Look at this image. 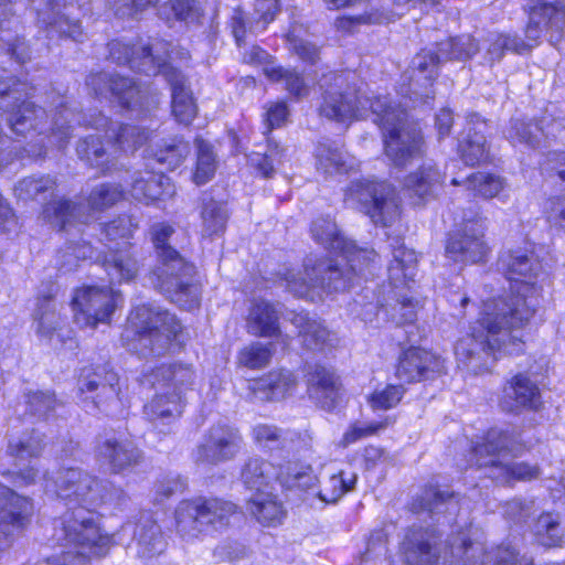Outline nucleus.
<instances>
[{
  "label": "nucleus",
  "instance_id": "1",
  "mask_svg": "<svg viewBox=\"0 0 565 565\" xmlns=\"http://www.w3.org/2000/svg\"><path fill=\"white\" fill-rule=\"evenodd\" d=\"M499 266L509 280L515 281L512 294L486 301L481 317L455 347L458 367L476 375L490 372L498 354L523 352L524 341L519 332L539 305L540 290L534 279L541 265L533 255L508 250L500 256Z\"/></svg>",
  "mask_w": 565,
  "mask_h": 565
},
{
  "label": "nucleus",
  "instance_id": "2",
  "mask_svg": "<svg viewBox=\"0 0 565 565\" xmlns=\"http://www.w3.org/2000/svg\"><path fill=\"white\" fill-rule=\"evenodd\" d=\"M75 507L66 511L55 529V539L82 556H104L110 536L103 533L95 509L106 501L105 488L96 477L78 467H62L45 475V488Z\"/></svg>",
  "mask_w": 565,
  "mask_h": 565
},
{
  "label": "nucleus",
  "instance_id": "3",
  "mask_svg": "<svg viewBox=\"0 0 565 565\" xmlns=\"http://www.w3.org/2000/svg\"><path fill=\"white\" fill-rule=\"evenodd\" d=\"M337 252L341 254V259L308 257L303 273L299 277L287 278L288 290L300 298L321 300L324 295L350 288L354 277L363 276L377 259L374 249L358 247L349 239L345 247Z\"/></svg>",
  "mask_w": 565,
  "mask_h": 565
},
{
  "label": "nucleus",
  "instance_id": "4",
  "mask_svg": "<svg viewBox=\"0 0 565 565\" xmlns=\"http://www.w3.org/2000/svg\"><path fill=\"white\" fill-rule=\"evenodd\" d=\"M174 233L172 226L159 223L151 227L158 264L150 274L151 284L167 298L185 310L200 305L201 289L193 264L185 260L168 241Z\"/></svg>",
  "mask_w": 565,
  "mask_h": 565
},
{
  "label": "nucleus",
  "instance_id": "5",
  "mask_svg": "<svg viewBox=\"0 0 565 565\" xmlns=\"http://www.w3.org/2000/svg\"><path fill=\"white\" fill-rule=\"evenodd\" d=\"M525 449L526 445L518 428H492L487 433L482 444L472 447L470 460L471 465L483 469L488 478L499 482H507L511 478L535 479L540 475L537 466L510 462L511 458L520 456Z\"/></svg>",
  "mask_w": 565,
  "mask_h": 565
},
{
  "label": "nucleus",
  "instance_id": "6",
  "mask_svg": "<svg viewBox=\"0 0 565 565\" xmlns=\"http://www.w3.org/2000/svg\"><path fill=\"white\" fill-rule=\"evenodd\" d=\"M373 121L383 130L385 156L397 168H405L425 154L420 129L408 122L401 105H393L386 96L371 104Z\"/></svg>",
  "mask_w": 565,
  "mask_h": 565
},
{
  "label": "nucleus",
  "instance_id": "7",
  "mask_svg": "<svg viewBox=\"0 0 565 565\" xmlns=\"http://www.w3.org/2000/svg\"><path fill=\"white\" fill-rule=\"evenodd\" d=\"M135 334L134 349L140 354L160 356L185 341L183 327L173 313L149 305L137 306L128 317Z\"/></svg>",
  "mask_w": 565,
  "mask_h": 565
},
{
  "label": "nucleus",
  "instance_id": "8",
  "mask_svg": "<svg viewBox=\"0 0 565 565\" xmlns=\"http://www.w3.org/2000/svg\"><path fill=\"white\" fill-rule=\"evenodd\" d=\"M238 518L237 507L217 498L181 501L174 511L175 533L184 542H194L209 529L222 531Z\"/></svg>",
  "mask_w": 565,
  "mask_h": 565
},
{
  "label": "nucleus",
  "instance_id": "9",
  "mask_svg": "<svg viewBox=\"0 0 565 565\" xmlns=\"http://www.w3.org/2000/svg\"><path fill=\"white\" fill-rule=\"evenodd\" d=\"M351 74L333 73L322 75L318 85L321 90L319 115L329 120L344 122L353 117H364L371 110L376 98L360 96L355 84L350 82Z\"/></svg>",
  "mask_w": 565,
  "mask_h": 565
},
{
  "label": "nucleus",
  "instance_id": "10",
  "mask_svg": "<svg viewBox=\"0 0 565 565\" xmlns=\"http://www.w3.org/2000/svg\"><path fill=\"white\" fill-rule=\"evenodd\" d=\"M344 202L366 214L375 225L390 226L399 215L396 190L383 181H352L344 192Z\"/></svg>",
  "mask_w": 565,
  "mask_h": 565
},
{
  "label": "nucleus",
  "instance_id": "11",
  "mask_svg": "<svg viewBox=\"0 0 565 565\" xmlns=\"http://www.w3.org/2000/svg\"><path fill=\"white\" fill-rule=\"evenodd\" d=\"M486 218L478 211H470L462 217L460 228L452 232L447 241L446 255L457 263L477 264L486 259L489 247L484 239Z\"/></svg>",
  "mask_w": 565,
  "mask_h": 565
},
{
  "label": "nucleus",
  "instance_id": "12",
  "mask_svg": "<svg viewBox=\"0 0 565 565\" xmlns=\"http://www.w3.org/2000/svg\"><path fill=\"white\" fill-rule=\"evenodd\" d=\"M119 295L111 288L86 286L73 297L74 319L81 327L106 323L117 307Z\"/></svg>",
  "mask_w": 565,
  "mask_h": 565
},
{
  "label": "nucleus",
  "instance_id": "13",
  "mask_svg": "<svg viewBox=\"0 0 565 565\" xmlns=\"http://www.w3.org/2000/svg\"><path fill=\"white\" fill-rule=\"evenodd\" d=\"M33 512L31 498L0 486V552L9 548L13 537L31 523Z\"/></svg>",
  "mask_w": 565,
  "mask_h": 565
},
{
  "label": "nucleus",
  "instance_id": "14",
  "mask_svg": "<svg viewBox=\"0 0 565 565\" xmlns=\"http://www.w3.org/2000/svg\"><path fill=\"white\" fill-rule=\"evenodd\" d=\"M108 47L111 60L118 64H129L130 68L147 75L158 74L170 56V44L163 41H157L151 45H130L120 40H114Z\"/></svg>",
  "mask_w": 565,
  "mask_h": 565
},
{
  "label": "nucleus",
  "instance_id": "15",
  "mask_svg": "<svg viewBox=\"0 0 565 565\" xmlns=\"http://www.w3.org/2000/svg\"><path fill=\"white\" fill-rule=\"evenodd\" d=\"M95 457L97 462L110 473L119 475L139 466L143 459V454L127 438L103 435L97 438Z\"/></svg>",
  "mask_w": 565,
  "mask_h": 565
},
{
  "label": "nucleus",
  "instance_id": "16",
  "mask_svg": "<svg viewBox=\"0 0 565 565\" xmlns=\"http://www.w3.org/2000/svg\"><path fill=\"white\" fill-rule=\"evenodd\" d=\"M439 56L433 50H423L416 54L403 75L402 94L409 99L424 103L434 97L431 89L436 77Z\"/></svg>",
  "mask_w": 565,
  "mask_h": 565
},
{
  "label": "nucleus",
  "instance_id": "17",
  "mask_svg": "<svg viewBox=\"0 0 565 565\" xmlns=\"http://www.w3.org/2000/svg\"><path fill=\"white\" fill-rule=\"evenodd\" d=\"M242 441L238 429L228 425H214L210 428L204 441L198 446L195 461L217 465L231 460L239 451Z\"/></svg>",
  "mask_w": 565,
  "mask_h": 565
},
{
  "label": "nucleus",
  "instance_id": "18",
  "mask_svg": "<svg viewBox=\"0 0 565 565\" xmlns=\"http://www.w3.org/2000/svg\"><path fill=\"white\" fill-rule=\"evenodd\" d=\"M530 13V20L525 30L527 43L532 47L541 38L542 31L550 32L548 41L554 44L561 39L565 25V7L559 1L537 0ZM526 43V41H524Z\"/></svg>",
  "mask_w": 565,
  "mask_h": 565
},
{
  "label": "nucleus",
  "instance_id": "19",
  "mask_svg": "<svg viewBox=\"0 0 565 565\" xmlns=\"http://www.w3.org/2000/svg\"><path fill=\"white\" fill-rule=\"evenodd\" d=\"M17 88H9L7 84L0 82V108L11 111L9 124L17 135H25L31 129H42V120L45 117V110L36 107L30 100L20 102Z\"/></svg>",
  "mask_w": 565,
  "mask_h": 565
},
{
  "label": "nucleus",
  "instance_id": "20",
  "mask_svg": "<svg viewBox=\"0 0 565 565\" xmlns=\"http://www.w3.org/2000/svg\"><path fill=\"white\" fill-rule=\"evenodd\" d=\"M444 371V360L439 355L420 348H409L399 358L396 376L414 383L433 380Z\"/></svg>",
  "mask_w": 565,
  "mask_h": 565
},
{
  "label": "nucleus",
  "instance_id": "21",
  "mask_svg": "<svg viewBox=\"0 0 565 565\" xmlns=\"http://www.w3.org/2000/svg\"><path fill=\"white\" fill-rule=\"evenodd\" d=\"M562 127V122L556 121L552 116H544L539 121L512 118L503 134L512 145L536 148L543 138L554 137Z\"/></svg>",
  "mask_w": 565,
  "mask_h": 565
},
{
  "label": "nucleus",
  "instance_id": "22",
  "mask_svg": "<svg viewBox=\"0 0 565 565\" xmlns=\"http://www.w3.org/2000/svg\"><path fill=\"white\" fill-rule=\"evenodd\" d=\"M85 125L94 127L97 130L106 129V136L111 139L117 148V159L121 153L134 152L137 148L150 140V132L138 126L116 125L113 124L102 113L89 115V119L84 121Z\"/></svg>",
  "mask_w": 565,
  "mask_h": 565
},
{
  "label": "nucleus",
  "instance_id": "23",
  "mask_svg": "<svg viewBox=\"0 0 565 565\" xmlns=\"http://www.w3.org/2000/svg\"><path fill=\"white\" fill-rule=\"evenodd\" d=\"M401 554L406 565H436L439 553L434 533L428 529H412L402 542Z\"/></svg>",
  "mask_w": 565,
  "mask_h": 565
},
{
  "label": "nucleus",
  "instance_id": "24",
  "mask_svg": "<svg viewBox=\"0 0 565 565\" xmlns=\"http://www.w3.org/2000/svg\"><path fill=\"white\" fill-rule=\"evenodd\" d=\"M541 403L540 388L526 374L514 375L504 386L501 406L507 412L537 409Z\"/></svg>",
  "mask_w": 565,
  "mask_h": 565
},
{
  "label": "nucleus",
  "instance_id": "25",
  "mask_svg": "<svg viewBox=\"0 0 565 565\" xmlns=\"http://www.w3.org/2000/svg\"><path fill=\"white\" fill-rule=\"evenodd\" d=\"M309 397L321 408L333 409L340 398L341 383L333 370L315 365L308 373Z\"/></svg>",
  "mask_w": 565,
  "mask_h": 565
},
{
  "label": "nucleus",
  "instance_id": "26",
  "mask_svg": "<svg viewBox=\"0 0 565 565\" xmlns=\"http://www.w3.org/2000/svg\"><path fill=\"white\" fill-rule=\"evenodd\" d=\"M159 73H162L171 87V107L175 119L184 125L190 124L195 116L196 108L186 85V78L177 68L167 64V61L162 64Z\"/></svg>",
  "mask_w": 565,
  "mask_h": 565
},
{
  "label": "nucleus",
  "instance_id": "27",
  "mask_svg": "<svg viewBox=\"0 0 565 565\" xmlns=\"http://www.w3.org/2000/svg\"><path fill=\"white\" fill-rule=\"evenodd\" d=\"M167 547V541L160 525L150 516H142L134 527L131 548L142 561L152 559Z\"/></svg>",
  "mask_w": 565,
  "mask_h": 565
},
{
  "label": "nucleus",
  "instance_id": "28",
  "mask_svg": "<svg viewBox=\"0 0 565 565\" xmlns=\"http://www.w3.org/2000/svg\"><path fill=\"white\" fill-rule=\"evenodd\" d=\"M105 130L107 128H104ZM106 134L90 135L82 139L76 148L78 157L89 166L108 172L116 167L117 148Z\"/></svg>",
  "mask_w": 565,
  "mask_h": 565
},
{
  "label": "nucleus",
  "instance_id": "29",
  "mask_svg": "<svg viewBox=\"0 0 565 565\" xmlns=\"http://www.w3.org/2000/svg\"><path fill=\"white\" fill-rule=\"evenodd\" d=\"M174 186L162 172L145 169L135 174L131 185V195L139 202L150 204L156 201L171 198Z\"/></svg>",
  "mask_w": 565,
  "mask_h": 565
},
{
  "label": "nucleus",
  "instance_id": "30",
  "mask_svg": "<svg viewBox=\"0 0 565 565\" xmlns=\"http://www.w3.org/2000/svg\"><path fill=\"white\" fill-rule=\"evenodd\" d=\"M194 381V371L190 364L171 363L163 364L150 373L143 375V383L153 387L157 385L172 393H179L188 390Z\"/></svg>",
  "mask_w": 565,
  "mask_h": 565
},
{
  "label": "nucleus",
  "instance_id": "31",
  "mask_svg": "<svg viewBox=\"0 0 565 565\" xmlns=\"http://www.w3.org/2000/svg\"><path fill=\"white\" fill-rule=\"evenodd\" d=\"M444 177L435 162L426 160L405 177L404 186L408 194L416 198L417 203H420L435 195L437 188L444 181Z\"/></svg>",
  "mask_w": 565,
  "mask_h": 565
},
{
  "label": "nucleus",
  "instance_id": "32",
  "mask_svg": "<svg viewBox=\"0 0 565 565\" xmlns=\"http://www.w3.org/2000/svg\"><path fill=\"white\" fill-rule=\"evenodd\" d=\"M47 11L39 12L40 21L46 25L50 38H70L75 42L83 41V32L77 20L61 13V7H66V0H49Z\"/></svg>",
  "mask_w": 565,
  "mask_h": 565
},
{
  "label": "nucleus",
  "instance_id": "33",
  "mask_svg": "<svg viewBox=\"0 0 565 565\" xmlns=\"http://www.w3.org/2000/svg\"><path fill=\"white\" fill-rule=\"evenodd\" d=\"M247 331L256 337L273 338L280 334L279 310L264 299L254 300L248 309Z\"/></svg>",
  "mask_w": 565,
  "mask_h": 565
},
{
  "label": "nucleus",
  "instance_id": "34",
  "mask_svg": "<svg viewBox=\"0 0 565 565\" xmlns=\"http://www.w3.org/2000/svg\"><path fill=\"white\" fill-rule=\"evenodd\" d=\"M450 565H484L488 548L483 542L472 539L469 532H459L450 537L449 542Z\"/></svg>",
  "mask_w": 565,
  "mask_h": 565
},
{
  "label": "nucleus",
  "instance_id": "35",
  "mask_svg": "<svg viewBox=\"0 0 565 565\" xmlns=\"http://www.w3.org/2000/svg\"><path fill=\"white\" fill-rule=\"evenodd\" d=\"M486 122L479 115L469 117V128L459 141V153L468 166H476L487 159L488 149L483 128Z\"/></svg>",
  "mask_w": 565,
  "mask_h": 565
},
{
  "label": "nucleus",
  "instance_id": "36",
  "mask_svg": "<svg viewBox=\"0 0 565 565\" xmlns=\"http://www.w3.org/2000/svg\"><path fill=\"white\" fill-rule=\"evenodd\" d=\"M392 260L390 262L387 273L391 285L395 288L409 287L417 273V254L414 249L407 248L404 243L396 241L393 245Z\"/></svg>",
  "mask_w": 565,
  "mask_h": 565
},
{
  "label": "nucleus",
  "instance_id": "37",
  "mask_svg": "<svg viewBox=\"0 0 565 565\" xmlns=\"http://www.w3.org/2000/svg\"><path fill=\"white\" fill-rule=\"evenodd\" d=\"M317 170L324 175L345 173L353 168V159L335 141H320L315 149Z\"/></svg>",
  "mask_w": 565,
  "mask_h": 565
},
{
  "label": "nucleus",
  "instance_id": "38",
  "mask_svg": "<svg viewBox=\"0 0 565 565\" xmlns=\"http://www.w3.org/2000/svg\"><path fill=\"white\" fill-rule=\"evenodd\" d=\"M83 205L76 204L70 200H58L46 204L43 209V217L52 226L64 230L73 223L86 224L92 215L84 211Z\"/></svg>",
  "mask_w": 565,
  "mask_h": 565
},
{
  "label": "nucleus",
  "instance_id": "39",
  "mask_svg": "<svg viewBox=\"0 0 565 565\" xmlns=\"http://www.w3.org/2000/svg\"><path fill=\"white\" fill-rule=\"evenodd\" d=\"M484 50L486 63L493 65L502 60L505 51L522 54L532 49L519 35L512 33H489L482 41L480 50Z\"/></svg>",
  "mask_w": 565,
  "mask_h": 565
},
{
  "label": "nucleus",
  "instance_id": "40",
  "mask_svg": "<svg viewBox=\"0 0 565 565\" xmlns=\"http://www.w3.org/2000/svg\"><path fill=\"white\" fill-rule=\"evenodd\" d=\"M275 477L274 465L257 456L248 458L241 470L243 484L246 489L254 491V493L266 491Z\"/></svg>",
  "mask_w": 565,
  "mask_h": 565
},
{
  "label": "nucleus",
  "instance_id": "41",
  "mask_svg": "<svg viewBox=\"0 0 565 565\" xmlns=\"http://www.w3.org/2000/svg\"><path fill=\"white\" fill-rule=\"evenodd\" d=\"M246 509L252 516L266 526L280 523L285 516L281 502L275 494L267 491L254 493L247 501Z\"/></svg>",
  "mask_w": 565,
  "mask_h": 565
},
{
  "label": "nucleus",
  "instance_id": "42",
  "mask_svg": "<svg viewBox=\"0 0 565 565\" xmlns=\"http://www.w3.org/2000/svg\"><path fill=\"white\" fill-rule=\"evenodd\" d=\"M182 396L179 393H172L163 390L157 394L151 402L145 405V415L147 418L157 424H169L180 417L182 414Z\"/></svg>",
  "mask_w": 565,
  "mask_h": 565
},
{
  "label": "nucleus",
  "instance_id": "43",
  "mask_svg": "<svg viewBox=\"0 0 565 565\" xmlns=\"http://www.w3.org/2000/svg\"><path fill=\"white\" fill-rule=\"evenodd\" d=\"M290 321L298 329L303 345L309 350H320L331 341L330 331L309 313H294Z\"/></svg>",
  "mask_w": 565,
  "mask_h": 565
},
{
  "label": "nucleus",
  "instance_id": "44",
  "mask_svg": "<svg viewBox=\"0 0 565 565\" xmlns=\"http://www.w3.org/2000/svg\"><path fill=\"white\" fill-rule=\"evenodd\" d=\"M110 284L129 281L139 270V262L130 249L110 252L104 262Z\"/></svg>",
  "mask_w": 565,
  "mask_h": 565
},
{
  "label": "nucleus",
  "instance_id": "45",
  "mask_svg": "<svg viewBox=\"0 0 565 565\" xmlns=\"http://www.w3.org/2000/svg\"><path fill=\"white\" fill-rule=\"evenodd\" d=\"M532 531L536 542L545 547H558L565 543V525L559 514L542 513Z\"/></svg>",
  "mask_w": 565,
  "mask_h": 565
},
{
  "label": "nucleus",
  "instance_id": "46",
  "mask_svg": "<svg viewBox=\"0 0 565 565\" xmlns=\"http://www.w3.org/2000/svg\"><path fill=\"white\" fill-rule=\"evenodd\" d=\"M44 449L43 435L36 430L24 431L9 440L7 452L17 460L39 457Z\"/></svg>",
  "mask_w": 565,
  "mask_h": 565
},
{
  "label": "nucleus",
  "instance_id": "47",
  "mask_svg": "<svg viewBox=\"0 0 565 565\" xmlns=\"http://www.w3.org/2000/svg\"><path fill=\"white\" fill-rule=\"evenodd\" d=\"M227 218L228 213L224 203L212 198L203 199L201 220L204 236L222 234L225 231Z\"/></svg>",
  "mask_w": 565,
  "mask_h": 565
},
{
  "label": "nucleus",
  "instance_id": "48",
  "mask_svg": "<svg viewBox=\"0 0 565 565\" xmlns=\"http://www.w3.org/2000/svg\"><path fill=\"white\" fill-rule=\"evenodd\" d=\"M435 55L439 56V63L445 61H463L470 58L480 50V44L476 43L470 35H462L456 39H449L437 45Z\"/></svg>",
  "mask_w": 565,
  "mask_h": 565
},
{
  "label": "nucleus",
  "instance_id": "49",
  "mask_svg": "<svg viewBox=\"0 0 565 565\" xmlns=\"http://www.w3.org/2000/svg\"><path fill=\"white\" fill-rule=\"evenodd\" d=\"M253 436L257 444L269 449L290 448L295 438L300 435L290 430H281L274 425L259 424L253 429Z\"/></svg>",
  "mask_w": 565,
  "mask_h": 565
},
{
  "label": "nucleus",
  "instance_id": "50",
  "mask_svg": "<svg viewBox=\"0 0 565 565\" xmlns=\"http://www.w3.org/2000/svg\"><path fill=\"white\" fill-rule=\"evenodd\" d=\"M35 331L40 337L51 338L61 326V316L51 298L42 299L34 312Z\"/></svg>",
  "mask_w": 565,
  "mask_h": 565
},
{
  "label": "nucleus",
  "instance_id": "51",
  "mask_svg": "<svg viewBox=\"0 0 565 565\" xmlns=\"http://www.w3.org/2000/svg\"><path fill=\"white\" fill-rule=\"evenodd\" d=\"M311 234L317 243L334 252L340 247H345L348 239L341 234L335 222L329 217H319L313 221Z\"/></svg>",
  "mask_w": 565,
  "mask_h": 565
},
{
  "label": "nucleus",
  "instance_id": "52",
  "mask_svg": "<svg viewBox=\"0 0 565 565\" xmlns=\"http://www.w3.org/2000/svg\"><path fill=\"white\" fill-rule=\"evenodd\" d=\"M451 183L454 185L463 184L468 191H471L484 199H492L497 196L503 189V181L500 177L484 174L481 172L471 174L462 182L457 179H452Z\"/></svg>",
  "mask_w": 565,
  "mask_h": 565
},
{
  "label": "nucleus",
  "instance_id": "53",
  "mask_svg": "<svg viewBox=\"0 0 565 565\" xmlns=\"http://www.w3.org/2000/svg\"><path fill=\"white\" fill-rule=\"evenodd\" d=\"M141 94L131 78L111 74L108 96L114 97L121 107L130 108L139 104Z\"/></svg>",
  "mask_w": 565,
  "mask_h": 565
},
{
  "label": "nucleus",
  "instance_id": "54",
  "mask_svg": "<svg viewBox=\"0 0 565 565\" xmlns=\"http://www.w3.org/2000/svg\"><path fill=\"white\" fill-rule=\"evenodd\" d=\"M356 482V475L339 471L330 476L328 481L319 491V498L328 503H334L347 492L351 491Z\"/></svg>",
  "mask_w": 565,
  "mask_h": 565
},
{
  "label": "nucleus",
  "instance_id": "55",
  "mask_svg": "<svg viewBox=\"0 0 565 565\" xmlns=\"http://www.w3.org/2000/svg\"><path fill=\"white\" fill-rule=\"evenodd\" d=\"M189 143L179 138H172L158 145L153 151V160L160 164H167L169 169H175L189 154Z\"/></svg>",
  "mask_w": 565,
  "mask_h": 565
},
{
  "label": "nucleus",
  "instance_id": "56",
  "mask_svg": "<svg viewBox=\"0 0 565 565\" xmlns=\"http://www.w3.org/2000/svg\"><path fill=\"white\" fill-rule=\"evenodd\" d=\"M195 146L198 153L193 179L196 184H204L214 175L217 162L211 145L196 138Z\"/></svg>",
  "mask_w": 565,
  "mask_h": 565
},
{
  "label": "nucleus",
  "instance_id": "57",
  "mask_svg": "<svg viewBox=\"0 0 565 565\" xmlns=\"http://www.w3.org/2000/svg\"><path fill=\"white\" fill-rule=\"evenodd\" d=\"M264 73L269 79L284 83L285 88L297 98L308 95L309 88L297 72L271 65L266 66Z\"/></svg>",
  "mask_w": 565,
  "mask_h": 565
},
{
  "label": "nucleus",
  "instance_id": "58",
  "mask_svg": "<svg viewBox=\"0 0 565 565\" xmlns=\"http://www.w3.org/2000/svg\"><path fill=\"white\" fill-rule=\"evenodd\" d=\"M107 382L103 384L95 393H81L83 401H90L92 408L106 411L107 407L118 399L120 393L118 374H109Z\"/></svg>",
  "mask_w": 565,
  "mask_h": 565
},
{
  "label": "nucleus",
  "instance_id": "59",
  "mask_svg": "<svg viewBox=\"0 0 565 565\" xmlns=\"http://www.w3.org/2000/svg\"><path fill=\"white\" fill-rule=\"evenodd\" d=\"M56 110L60 108H63L62 110H58L53 119L52 125V134L50 136L51 143L63 148L67 140L71 137V130L72 126L70 125L72 121H74L76 115L65 108V103L63 98H60V102L55 105Z\"/></svg>",
  "mask_w": 565,
  "mask_h": 565
},
{
  "label": "nucleus",
  "instance_id": "60",
  "mask_svg": "<svg viewBox=\"0 0 565 565\" xmlns=\"http://www.w3.org/2000/svg\"><path fill=\"white\" fill-rule=\"evenodd\" d=\"M260 385L269 390L270 399L284 398L297 385L295 374L288 370L273 371L268 376L262 380Z\"/></svg>",
  "mask_w": 565,
  "mask_h": 565
},
{
  "label": "nucleus",
  "instance_id": "61",
  "mask_svg": "<svg viewBox=\"0 0 565 565\" xmlns=\"http://www.w3.org/2000/svg\"><path fill=\"white\" fill-rule=\"evenodd\" d=\"M124 191L119 184L102 183L96 185L89 196L88 205L92 211H104L122 199Z\"/></svg>",
  "mask_w": 565,
  "mask_h": 565
},
{
  "label": "nucleus",
  "instance_id": "62",
  "mask_svg": "<svg viewBox=\"0 0 565 565\" xmlns=\"http://www.w3.org/2000/svg\"><path fill=\"white\" fill-rule=\"evenodd\" d=\"M273 352V343L252 342L241 350L238 361L248 369H262L269 363Z\"/></svg>",
  "mask_w": 565,
  "mask_h": 565
},
{
  "label": "nucleus",
  "instance_id": "63",
  "mask_svg": "<svg viewBox=\"0 0 565 565\" xmlns=\"http://www.w3.org/2000/svg\"><path fill=\"white\" fill-rule=\"evenodd\" d=\"M55 188V180L50 175L26 177L22 179L14 188L19 199L30 200L52 193Z\"/></svg>",
  "mask_w": 565,
  "mask_h": 565
},
{
  "label": "nucleus",
  "instance_id": "64",
  "mask_svg": "<svg viewBox=\"0 0 565 565\" xmlns=\"http://www.w3.org/2000/svg\"><path fill=\"white\" fill-rule=\"evenodd\" d=\"M486 564L489 565H533L532 561L520 556L510 544L492 546L487 551Z\"/></svg>",
  "mask_w": 565,
  "mask_h": 565
}]
</instances>
